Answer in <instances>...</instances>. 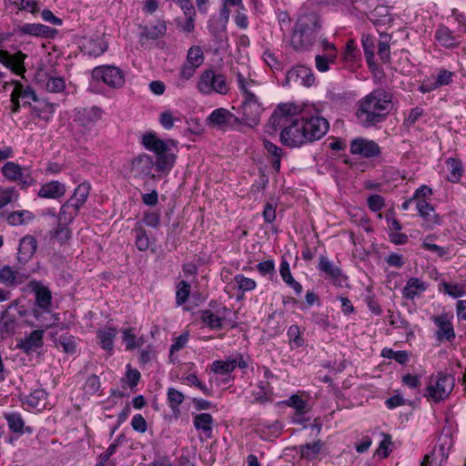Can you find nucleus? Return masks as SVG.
I'll return each instance as SVG.
<instances>
[{"label":"nucleus","mask_w":466,"mask_h":466,"mask_svg":"<svg viewBox=\"0 0 466 466\" xmlns=\"http://www.w3.org/2000/svg\"><path fill=\"white\" fill-rule=\"evenodd\" d=\"M141 143L146 149L156 154L157 159L154 162L153 157L147 154H140L133 158L130 162V170L134 176L154 177L155 176L152 174L154 167L157 171L168 174L177 158L172 149L176 147V142L172 139H160L155 133L149 132L142 136Z\"/></svg>","instance_id":"1"},{"label":"nucleus","mask_w":466,"mask_h":466,"mask_svg":"<svg viewBox=\"0 0 466 466\" xmlns=\"http://www.w3.org/2000/svg\"><path fill=\"white\" fill-rule=\"evenodd\" d=\"M300 107L294 103L279 104L268 119V125L282 128L280 142L289 147H299L307 143L299 117Z\"/></svg>","instance_id":"2"},{"label":"nucleus","mask_w":466,"mask_h":466,"mask_svg":"<svg viewBox=\"0 0 466 466\" xmlns=\"http://www.w3.org/2000/svg\"><path fill=\"white\" fill-rule=\"evenodd\" d=\"M392 104L391 95L382 88H377L357 102L356 118L363 127H372L383 122L390 114Z\"/></svg>","instance_id":"3"},{"label":"nucleus","mask_w":466,"mask_h":466,"mask_svg":"<svg viewBox=\"0 0 466 466\" xmlns=\"http://www.w3.org/2000/svg\"><path fill=\"white\" fill-rule=\"evenodd\" d=\"M237 78V86L243 96V101L238 108L240 116V125L244 124L249 127H257L260 122V117L265 110V106L252 88L258 86V82L246 76L238 69H233Z\"/></svg>","instance_id":"4"},{"label":"nucleus","mask_w":466,"mask_h":466,"mask_svg":"<svg viewBox=\"0 0 466 466\" xmlns=\"http://www.w3.org/2000/svg\"><path fill=\"white\" fill-rule=\"evenodd\" d=\"M319 22L316 15L309 14L300 16L293 29L291 46L296 51H305L310 48L317 37Z\"/></svg>","instance_id":"5"},{"label":"nucleus","mask_w":466,"mask_h":466,"mask_svg":"<svg viewBox=\"0 0 466 466\" xmlns=\"http://www.w3.org/2000/svg\"><path fill=\"white\" fill-rule=\"evenodd\" d=\"M197 89L206 96L213 94L226 96L230 91V85L225 75L217 73L213 69H206L198 77Z\"/></svg>","instance_id":"6"},{"label":"nucleus","mask_w":466,"mask_h":466,"mask_svg":"<svg viewBox=\"0 0 466 466\" xmlns=\"http://www.w3.org/2000/svg\"><path fill=\"white\" fill-rule=\"evenodd\" d=\"M453 386L454 379L452 377L439 373L431 378L426 388L425 397L434 402H439L449 396Z\"/></svg>","instance_id":"7"},{"label":"nucleus","mask_w":466,"mask_h":466,"mask_svg":"<svg viewBox=\"0 0 466 466\" xmlns=\"http://www.w3.org/2000/svg\"><path fill=\"white\" fill-rule=\"evenodd\" d=\"M307 143L313 142L324 137L329 128L327 119L319 116L307 114L299 115Z\"/></svg>","instance_id":"8"},{"label":"nucleus","mask_w":466,"mask_h":466,"mask_svg":"<svg viewBox=\"0 0 466 466\" xmlns=\"http://www.w3.org/2000/svg\"><path fill=\"white\" fill-rule=\"evenodd\" d=\"M92 77L116 89L123 87L126 83L124 72L115 66L106 65L95 67L92 71Z\"/></svg>","instance_id":"9"},{"label":"nucleus","mask_w":466,"mask_h":466,"mask_svg":"<svg viewBox=\"0 0 466 466\" xmlns=\"http://www.w3.org/2000/svg\"><path fill=\"white\" fill-rule=\"evenodd\" d=\"M3 176L9 181H16L23 187H28L35 183L31 169L27 167H22L15 162H6L2 167Z\"/></svg>","instance_id":"10"},{"label":"nucleus","mask_w":466,"mask_h":466,"mask_svg":"<svg viewBox=\"0 0 466 466\" xmlns=\"http://www.w3.org/2000/svg\"><path fill=\"white\" fill-rule=\"evenodd\" d=\"M207 124L221 130L236 129L240 125V118L228 109L219 107L208 115Z\"/></svg>","instance_id":"11"},{"label":"nucleus","mask_w":466,"mask_h":466,"mask_svg":"<svg viewBox=\"0 0 466 466\" xmlns=\"http://www.w3.org/2000/svg\"><path fill=\"white\" fill-rule=\"evenodd\" d=\"M238 367L240 369H246L248 362L244 359L241 353H237L233 357H228L226 360H214L210 366V370L215 374L220 376H227L225 381H228L230 374Z\"/></svg>","instance_id":"12"},{"label":"nucleus","mask_w":466,"mask_h":466,"mask_svg":"<svg viewBox=\"0 0 466 466\" xmlns=\"http://www.w3.org/2000/svg\"><path fill=\"white\" fill-rule=\"evenodd\" d=\"M350 151L352 155H359L364 158H374L381 153L377 142L362 137H355L350 141Z\"/></svg>","instance_id":"13"},{"label":"nucleus","mask_w":466,"mask_h":466,"mask_svg":"<svg viewBox=\"0 0 466 466\" xmlns=\"http://www.w3.org/2000/svg\"><path fill=\"white\" fill-rule=\"evenodd\" d=\"M103 110L98 106L81 107L75 109L74 121L85 129H92L102 118Z\"/></svg>","instance_id":"14"},{"label":"nucleus","mask_w":466,"mask_h":466,"mask_svg":"<svg viewBox=\"0 0 466 466\" xmlns=\"http://www.w3.org/2000/svg\"><path fill=\"white\" fill-rule=\"evenodd\" d=\"M37 97L34 90L24 86L18 82H15V87L11 94V114H15L20 109V102L23 106L31 105V101H36Z\"/></svg>","instance_id":"15"},{"label":"nucleus","mask_w":466,"mask_h":466,"mask_svg":"<svg viewBox=\"0 0 466 466\" xmlns=\"http://www.w3.org/2000/svg\"><path fill=\"white\" fill-rule=\"evenodd\" d=\"M452 319L453 315L447 312H443L440 315H435L431 318V319L438 328L435 335L439 341H451L455 338V333L451 324Z\"/></svg>","instance_id":"16"},{"label":"nucleus","mask_w":466,"mask_h":466,"mask_svg":"<svg viewBox=\"0 0 466 466\" xmlns=\"http://www.w3.org/2000/svg\"><path fill=\"white\" fill-rule=\"evenodd\" d=\"M282 403L295 410V416L299 417L298 419H295L296 421H299V418L310 410L309 396L305 391H299L295 394H292Z\"/></svg>","instance_id":"17"},{"label":"nucleus","mask_w":466,"mask_h":466,"mask_svg":"<svg viewBox=\"0 0 466 466\" xmlns=\"http://www.w3.org/2000/svg\"><path fill=\"white\" fill-rule=\"evenodd\" d=\"M25 57L26 55L21 51L10 55L7 51L0 50V63L19 76H23L25 72L24 66Z\"/></svg>","instance_id":"18"},{"label":"nucleus","mask_w":466,"mask_h":466,"mask_svg":"<svg viewBox=\"0 0 466 466\" xmlns=\"http://www.w3.org/2000/svg\"><path fill=\"white\" fill-rule=\"evenodd\" d=\"M319 269L323 272L335 286L342 287L347 280L341 269L326 257L319 258Z\"/></svg>","instance_id":"19"},{"label":"nucleus","mask_w":466,"mask_h":466,"mask_svg":"<svg viewBox=\"0 0 466 466\" xmlns=\"http://www.w3.org/2000/svg\"><path fill=\"white\" fill-rule=\"evenodd\" d=\"M416 209L423 219L422 227L425 228L430 229L435 225L440 224V218L435 212L433 206L426 201V199H419L416 202Z\"/></svg>","instance_id":"20"},{"label":"nucleus","mask_w":466,"mask_h":466,"mask_svg":"<svg viewBox=\"0 0 466 466\" xmlns=\"http://www.w3.org/2000/svg\"><path fill=\"white\" fill-rule=\"evenodd\" d=\"M66 192V187L64 183L58 180H52L44 183L40 187L37 196L41 198L58 199L64 197Z\"/></svg>","instance_id":"21"},{"label":"nucleus","mask_w":466,"mask_h":466,"mask_svg":"<svg viewBox=\"0 0 466 466\" xmlns=\"http://www.w3.org/2000/svg\"><path fill=\"white\" fill-rule=\"evenodd\" d=\"M289 80L299 82L304 86L310 87L315 84V76L311 68L299 66L288 72L287 75Z\"/></svg>","instance_id":"22"},{"label":"nucleus","mask_w":466,"mask_h":466,"mask_svg":"<svg viewBox=\"0 0 466 466\" xmlns=\"http://www.w3.org/2000/svg\"><path fill=\"white\" fill-rule=\"evenodd\" d=\"M47 393L43 389H37L22 398L23 405L28 410H42L46 406Z\"/></svg>","instance_id":"23"},{"label":"nucleus","mask_w":466,"mask_h":466,"mask_svg":"<svg viewBox=\"0 0 466 466\" xmlns=\"http://www.w3.org/2000/svg\"><path fill=\"white\" fill-rule=\"evenodd\" d=\"M37 248V241L35 237L26 235L20 240L18 247V260L25 262L33 257Z\"/></svg>","instance_id":"24"},{"label":"nucleus","mask_w":466,"mask_h":466,"mask_svg":"<svg viewBox=\"0 0 466 466\" xmlns=\"http://www.w3.org/2000/svg\"><path fill=\"white\" fill-rule=\"evenodd\" d=\"M4 418L7 422L9 430L18 435H23L25 432L31 433L33 431L30 427H25V420L19 412H5L4 413Z\"/></svg>","instance_id":"25"},{"label":"nucleus","mask_w":466,"mask_h":466,"mask_svg":"<svg viewBox=\"0 0 466 466\" xmlns=\"http://www.w3.org/2000/svg\"><path fill=\"white\" fill-rule=\"evenodd\" d=\"M117 335V329L113 327H106L96 331V339L100 347L106 350L109 355L113 354L114 340Z\"/></svg>","instance_id":"26"},{"label":"nucleus","mask_w":466,"mask_h":466,"mask_svg":"<svg viewBox=\"0 0 466 466\" xmlns=\"http://www.w3.org/2000/svg\"><path fill=\"white\" fill-rule=\"evenodd\" d=\"M44 331L41 329L34 330L29 336L22 339L18 346L25 353L29 354L35 351L43 345Z\"/></svg>","instance_id":"27"},{"label":"nucleus","mask_w":466,"mask_h":466,"mask_svg":"<svg viewBox=\"0 0 466 466\" xmlns=\"http://www.w3.org/2000/svg\"><path fill=\"white\" fill-rule=\"evenodd\" d=\"M193 424L197 431L209 439L212 436L214 420L209 413H199L193 417Z\"/></svg>","instance_id":"28"},{"label":"nucleus","mask_w":466,"mask_h":466,"mask_svg":"<svg viewBox=\"0 0 466 466\" xmlns=\"http://www.w3.org/2000/svg\"><path fill=\"white\" fill-rule=\"evenodd\" d=\"M427 289L424 281L418 278H410L407 280L402 289V296L407 299H414Z\"/></svg>","instance_id":"29"},{"label":"nucleus","mask_w":466,"mask_h":466,"mask_svg":"<svg viewBox=\"0 0 466 466\" xmlns=\"http://www.w3.org/2000/svg\"><path fill=\"white\" fill-rule=\"evenodd\" d=\"M324 443L321 441H317L313 443H306L299 447L300 458L307 461L316 460L322 452Z\"/></svg>","instance_id":"30"},{"label":"nucleus","mask_w":466,"mask_h":466,"mask_svg":"<svg viewBox=\"0 0 466 466\" xmlns=\"http://www.w3.org/2000/svg\"><path fill=\"white\" fill-rule=\"evenodd\" d=\"M447 179L450 182L457 183L463 175V166L461 160L450 157L446 160Z\"/></svg>","instance_id":"31"},{"label":"nucleus","mask_w":466,"mask_h":466,"mask_svg":"<svg viewBox=\"0 0 466 466\" xmlns=\"http://www.w3.org/2000/svg\"><path fill=\"white\" fill-rule=\"evenodd\" d=\"M35 215L29 210H16L8 214L6 220L9 225L16 227L26 225L35 219Z\"/></svg>","instance_id":"32"},{"label":"nucleus","mask_w":466,"mask_h":466,"mask_svg":"<svg viewBox=\"0 0 466 466\" xmlns=\"http://www.w3.org/2000/svg\"><path fill=\"white\" fill-rule=\"evenodd\" d=\"M18 31L24 35L32 36H48L52 31L51 27L42 24H25L19 26Z\"/></svg>","instance_id":"33"},{"label":"nucleus","mask_w":466,"mask_h":466,"mask_svg":"<svg viewBox=\"0 0 466 466\" xmlns=\"http://www.w3.org/2000/svg\"><path fill=\"white\" fill-rule=\"evenodd\" d=\"M435 39L441 46L451 48L457 45L458 40L452 35L451 31L446 26H440L436 30Z\"/></svg>","instance_id":"34"},{"label":"nucleus","mask_w":466,"mask_h":466,"mask_svg":"<svg viewBox=\"0 0 466 466\" xmlns=\"http://www.w3.org/2000/svg\"><path fill=\"white\" fill-rule=\"evenodd\" d=\"M35 104L31 106L32 114L45 121L50 120L54 113L53 105L46 101L36 99Z\"/></svg>","instance_id":"35"},{"label":"nucleus","mask_w":466,"mask_h":466,"mask_svg":"<svg viewBox=\"0 0 466 466\" xmlns=\"http://www.w3.org/2000/svg\"><path fill=\"white\" fill-rule=\"evenodd\" d=\"M233 282L236 285L238 292H240L241 297L244 296L246 292H250L256 289L257 282L255 279L248 278L243 274H237L234 276Z\"/></svg>","instance_id":"36"},{"label":"nucleus","mask_w":466,"mask_h":466,"mask_svg":"<svg viewBox=\"0 0 466 466\" xmlns=\"http://www.w3.org/2000/svg\"><path fill=\"white\" fill-rule=\"evenodd\" d=\"M263 145L268 154L272 157V167L277 172L280 169V161L283 155V150L277 145L273 144L268 139L263 140Z\"/></svg>","instance_id":"37"},{"label":"nucleus","mask_w":466,"mask_h":466,"mask_svg":"<svg viewBox=\"0 0 466 466\" xmlns=\"http://www.w3.org/2000/svg\"><path fill=\"white\" fill-rule=\"evenodd\" d=\"M201 320L210 329H220L223 327L224 319L216 315L212 310L201 311Z\"/></svg>","instance_id":"38"},{"label":"nucleus","mask_w":466,"mask_h":466,"mask_svg":"<svg viewBox=\"0 0 466 466\" xmlns=\"http://www.w3.org/2000/svg\"><path fill=\"white\" fill-rule=\"evenodd\" d=\"M106 48H107V46L100 38H96L94 40L91 39V40L86 41V43L84 44L85 52L86 54H88L89 56H101L102 54L105 53Z\"/></svg>","instance_id":"39"},{"label":"nucleus","mask_w":466,"mask_h":466,"mask_svg":"<svg viewBox=\"0 0 466 466\" xmlns=\"http://www.w3.org/2000/svg\"><path fill=\"white\" fill-rule=\"evenodd\" d=\"M35 300L39 308L48 309L51 306V291L44 286H38L35 289Z\"/></svg>","instance_id":"40"},{"label":"nucleus","mask_w":466,"mask_h":466,"mask_svg":"<svg viewBox=\"0 0 466 466\" xmlns=\"http://www.w3.org/2000/svg\"><path fill=\"white\" fill-rule=\"evenodd\" d=\"M168 406L173 411V413H178L179 412V406L183 403L185 400L184 394L174 389V388H168L167 392Z\"/></svg>","instance_id":"41"},{"label":"nucleus","mask_w":466,"mask_h":466,"mask_svg":"<svg viewBox=\"0 0 466 466\" xmlns=\"http://www.w3.org/2000/svg\"><path fill=\"white\" fill-rule=\"evenodd\" d=\"M390 36L387 34H380V41L378 44V55L380 60L384 63L390 61Z\"/></svg>","instance_id":"42"},{"label":"nucleus","mask_w":466,"mask_h":466,"mask_svg":"<svg viewBox=\"0 0 466 466\" xmlns=\"http://www.w3.org/2000/svg\"><path fill=\"white\" fill-rule=\"evenodd\" d=\"M166 31V23L162 20H158L156 24L147 26L144 30V35L148 39H157L163 36Z\"/></svg>","instance_id":"43"},{"label":"nucleus","mask_w":466,"mask_h":466,"mask_svg":"<svg viewBox=\"0 0 466 466\" xmlns=\"http://www.w3.org/2000/svg\"><path fill=\"white\" fill-rule=\"evenodd\" d=\"M56 346L67 354L76 353L77 347L76 338L68 334L60 336L56 341Z\"/></svg>","instance_id":"44"},{"label":"nucleus","mask_w":466,"mask_h":466,"mask_svg":"<svg viewBox=\"0 0 466 466\" xmlns=\"http://www.w3.org/2000/svg\"><path fill=\"white\" fill-rule=\"evenodd\" d=\"M337 55H317L315 56V66L318 71L324 73L329 69V65H334L337 61Z\"/></svg>","instance_id":"45"},{"label":"nucleus","mask_w":466,"mask_h":466,"mask_svg":"<svg viewBox=\"0 0 466 466\" xmlns=\"http://www.w3.org/2000/svg\"><path fill=\"white\" fill-rule=\"evenodd\" d=\"M71 230L68 225L59 223L56 228L51 231V237L56 239L61 245L66 243L71 238Z\"/></svg>","instance_id":"46"},{"label":"nucleus","mask_w":466,"mask_h":466,"mask_svg":"<svg viewBox=\"0 0 466 466\" xmlns=\"http://www.w3.org/2000/svg\"><path fill=\"white\" fill-rule=\"evenodd\" d=\"M287 335L291 349H298L304 345V339L301 336L300 329L298 325H291L288 329Z\"/></svg>","instance_id":"47"},{"label":"nucleus","mask_w":466,"mask_h":466,"mask_svg":"<svg viewBox=\"0 0 466 466\" xmlns=\"http://www.w3.org/2000/svg\"><path fill=\"white\" fill-rule=\"evenodd\" d=\"M77 212L76 209L72 208L71 205H67L66 203L63 204L60 211L57 215V220L59 223L63 224H70L74 218L77 216Z\"/></svg>","instance_id":"48"},{"label":"nucleus","mask_w":466,"mask_h":466,"mask_svg":"<svg viewBox=\"0 0 466 466\" xmlns=\"http://www.w3.org/2000/svg\"><path fill=\"white\" fill-rule=\"evenodd\" d=\"M122 339L127 350H134L140 346L134 328H127L122 331Z\"/></svg>","instance_id":"49"},{"label":"nucleus","mask_w":466,"mask_h":466,"mask_svg":"<svg viewBox=\"0 0 466 466\" xmlns=\"http://www.w3.org/2000/svg\"><path fill=\"white\" fill-rule=\"evenodd\" d=\"M186 62L199 67L204 62V55L201 48L198 46H191L187 51Z\"/></svg>","instance_id":"50"},{"label":"nucleus","mask_w":466,"mask_h":466,"mask_svg":"<svg viewBox=\"0 0 466 466\" xmlns=\"http://www.w3.org/2000/svg\"><path fill=\"white\" fill-rule=\"evenodd\" d=\"M190 294V285L185 280L178 282L176 291V303L177 306L183 305Z\"/></svg>","instance_id":"51"},{"label":"nucleus","mask_w":466,"mask_h":466,"mask_svg":"<svg viewBox=\"0 0 466 466\" xmlns=\"http://www.w3.org/2000/svg\"><path fill=\"white\" fill-rule=\"evenodd\" d=\"M439 289L454 299L461 297L464 293L463 286L453 283L443 282L440 285Z\"/></svg>","instance_id":"52"},{"label":"nucleus","mask_w":466,"mask_h":466,"mask_svg":"<svg viewBox=\"0 0 466 466\" xmlns=\"http://www.w3.org/2000/svg\"><path fill=\"white\" fill-rule=\"evenodd\" d=\"M16 272L9 266H5L0 269V283L5 286H14L17 283Z\"/></svg>","instance_id":"53"},{"label":"nucleus","mask_w":466,"mask_h":466,"mask_svg":"<svg viewBox=\"0 0 466 466\" xmlns=\"http://www.w3.org/2000/svg\"><path fill=\"white\" fill-rule=\"evenodd\" d=\"M268 383H259V390L253 394L255 402L266 403L272 401V392L268 390Z\"/></svg>","instance_id":"54"},{"label":"nucleus","mask_w":466,"mask_h":466,"mask_svg":"<svg viewBox=\"0 0 466 466\" xmlns=\"http://www.w3.org/2000/svg\"><path fill=\"white\" fill-rule=\"evenodd\" d=\"M180 119L175 116L171 110H165L159 115V123L166 130H170L174 127L175 122Z\"/></svg>","instance_id":"55"},{"label":"nucleus","mask_w":466,"mask_h":466,"mask_svg":"<svg viewBox=\"0 0 466 466\" xmlns=\"http://www.w3.org/2000/svg\"><path fill=\"white\" fill-rule=\"evenodd\" d=\"M136 233V246L140 251H145L149 248V239L147 236L146 230L141 227L135 228Z\"/></svg>","instance_id":"56"},{"label":"nucleus","mask_w":466,"mask_h":466,"mask_svg":"<svg viewBox=\"0 0 466 466\" xmlns=\"http://www.w3.org/2000/svg\"><path fill=\"white\" fill-rule=\"evenodd\" d=\"M424 115V109L420 106L411 108L409 113L405 116L403 125L406 127H412L418 120Z\"/></svg>","instance_id":"57"},{"label":"nucleus","mask_w":466,"mask_h":466,"mask_svg":"<svg viewBox=\"0 0 466 466\" xmlns=\"http://www.w3.org/2000/svg\"><path fill=\"white\" fill-rule=\"evenodd\" d=\"M46 87L49 92H62L66 88L65 79L60 76H51L48 78Z\"/></svg>","instance_id":"58"},{"label":"nucleus","mask_w":466,"mask_h":466,"mask_svg":"<svg viewBox=\"0 0 466 466\" xmlns=\"http://www.w3.org/2000/svg\"><path fill=\"white\" fill-rule=\"evenodd\" d=\"M140 377L141 375L137 369H132L129 364L127 365V371L123 381L127 383L130 388H135L137 385Z\"/></svg>","instance_id":"59"},{"label":"nucleus","mask_w":466,"mask_h":466,"mask_svg":"<svg viewBox=\"0 0 466 466\" xmlns=\"http://www.w3.org/2000/svg\"><path fill=\"white\" fill-rule=\"evenodd\" d=\"M90 193V185L87 183L79 184L74 191L72 197L74 199L78 200V202L85 204Z\"/></svg>","instance_id":"60"},{"label":"nucleus","mask_w":466,"mask_h":466,"mask_svg":"<svg viewBox=\"0 0 466 466\" xmlns=\"http://www.w3.org/2000/svg\"><path fill=\"white\" fill-rule=\"evenodd\" d=\"M189 334L187 331L180 334L178 337L174 339L173 343L170 346L169 353L173 356L176 352L182 350L188 342Z\"/></svg>","instance_id":"61"},{"label":"nucleus","mask_w":466,"mask_h":466,"mask_svg":"<svg viewBox=\"0 0 466 466\" xmlns=\"http://www.w3.org/2000/svg\"><path fill=\"white\" fill-rule=\"evenodd\" d=\"M367 204L372 212H378L385 207V198L380 195L373 194L368 198Z\"/></svg>","instance_id":"62"},{"label":"nucleus","mask_w":466,"mask_h":466,"mask_svg":"<svg viewBox=\"0 0 466 466\" xmlns=\"http://www.w3.org/2000/svg\"><path fill=\"white\" fill-rule=\"evenodd\" d=\"M99 389L100 380L96 375H91L86 380L84 390L86 394L94 395Z\"/></svg>","instance_id":"63"},{"label":"nucleus","mask_w":466,"mask_h":466,"mask_svg":"<svg viewBox=\"0 0 466 466\" xmlns=\"http://www.w3.org/2000/svg\"><path fill=\"white\" fill-rule=\"evenodd\" d=\"M197 68L198 67L185 62L179 70V80L181 81V84H184L186 81L192 78Z\"/></svg>","instance_id":"64"}]
</instances>
